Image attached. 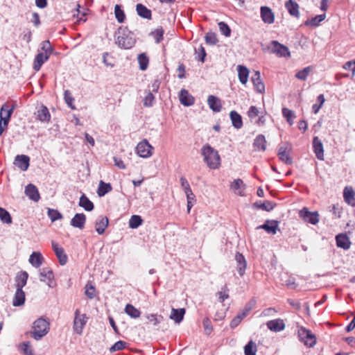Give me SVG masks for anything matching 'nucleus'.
<instances>
[{
    "mask_svg": "<svg viewBox=\"0 0 355 355\" xmlns=\"http://www.w3.org/2000/svg\"><path fill=\"white\" fill-rule=\"evenodd\" d=\"M343 198L346 203L352 207H355V191L352 187H345Z\"/></svg>",
    "mask_w": 355,
    "mask_h": 355,
    "instance_id": "obj_21",
    "label": "nucleus"
},
{
    "mask_svg": "<svg viewBox=\"0 0 355 355\" xmlns=\"http://www.w3.org/2000/svg\"><path fill=\"white\" fill-rule=\"evenodd\" d=\"M282 114L289 125H292L293 123V119L295 117V116L293 110L286 107H284L282 109Z\"/></svg>",
    "mask_w": 355,
    "mask_h": 355,
    "instance_id": "obj_46",
    "label": "nucleus"
},
{
    "mask_svg": "<svg viewBox=\"0 0 355 355\" xmlns=\"http://www.w3.org/2000/svg\"><path fill=\"white\" fill-rule=\"evenodd\" d=\"M180 180L181 183V187L184 189V193H189V194L191 195L192 190L187 179L184 177H181Z\"/></svg>",
    "mask_w": 355,
    "mask_h": 355,
    "instance_id": "obj_60",
    "label": "nucleus"
},
{
    "mask_svg": "<svg viewBox=\"0 0 355 355\" xmlns=\"http://www.w3.org/2000/svg\"><path fill=\"white\" fill-rule=\"evenodd\" d=\"M43 261V257L40 252H33L30 257L29 262L35 268H39Z\"/></svg>",
    "mask_w": 355,
    "mask_h": 355,
    "instance_id": "obj_32",
    "label": "nucleus"
},
{
    "mask_svg": "<svg viewBox=\"0 0 355 355\" xmlns=\"http://www.w3.org/2000/svg\"><path fill=\"white\" fill-rule=\"evenodd\" d=\"M26 300V295L23 289L16 288V291L12 300V305L14 306H20L24 304Z\"/></svg>",
    "mask_w": 355,
    "mask_h": 355,
    "instance_id": "obj_26",
    "label": "nucleus"
},
{
    "mask_svg": "<svg viewBox=\"0 0 355 355\" xmlns=\"http://www.w3.org/2000/svg\"><path fill=\"white\" fill-rule=\"evenodd\" d=\"M136 150L139 157L147 158L152 155L153 148L146 139H144L137 144Z\"/></svg>",
    "mask_w": 355,
    "mask_h": 355,
    "instance_id": "obj_5",
    "label": "nucleus"
},
{
    "mask_svg": "<svg viewBox=\"0 0 355 355\" xmlns=\"http://www.w3.org/2000/svg\"><path fill=\"white\" fill-rule=\"evenodd\" d=\"M49 55L44 54L43 52H39L35 57L33 62V69L39 71L42 64L49 60Z\"/></svg>",
    "mask_w": 355,
    "mask_h": 355,
    "instance_id": "obj_24",
    "label": "nucleus"
},
{
    "mask_svg": "<svg viewBox=\"0 0 355 355\" xmlns=\"http://www.w3.org/2000/svg\"><path fill=\"white\" fill-rule=\"evenodd\" d=\"M259 114V111L256 106L252 105L250 107V108L248 111V116L250 119H252L258 116Z\"/></svg>",
    "mask_w": 355,
    "mask_h": 355,
    "instance_id": "obj_63",
    "label": "nucleus"
},
{
    "mask_svg": "<svg viewBox=\"0 0 355 355\" xmlns=\"http://www.w3.org/2000/svg\"><path fill=\"white\" fill-rule=\"evenodd\" d=\"M143 221L140 216L132 215L129 220V227L132 229H136L142 225Z\"/></svg>",
    "mask_w": 355,
    "mask_h": 355,
    "instance_id": "obj_41",
    "label": "nucleus"
},
{
    "mask_svg": "<svg viewBox=\"0 0 355 355\" xmlns=\"http://www.w3.org/2000/svg\"><path fill=\"white\" fill-rule=\"evenodd\" d=\"M251 80L257 92L260 94L264 93L265 85L261 79V75L259 71H254V73L251 77Z\"/></svg>",
    "mask_w": 355,
    "mask_h": 355,
    "instance_id": "obj_13",
    "label": "nucleus"
},
{
    "mask_svg": "<svg viewBox=\"0 0 355 355\" xmlns=\"http://www.w3.org/2000/svg\"><path fill=\"white\" fill-rule=\"evenodd\" d=\"M21 351L26 355H34L33 350L31 348L30 342H24L21 345Z\"/></svg>",
    "mask_w": 355,
    "mask_h": 355,
    "instance_id": "obj_59",
    "label": "nucleus"
},
{
    "mask_svg": "<svg viewBox=\"0 0 355 355\" xmlns=\"http://www.w3.org/2000/svg\"><path fill=\"white\" fill-rule=\"evenodd\" d=\"M86 222V216L83 213H77L71 218L70 224L73 227L83 229Z\"/></svg>",
    "mask_w": 355,
    "mask_h": 355,
    "instance_id": "obj_16",
    "label": "nucleus"
},
{
    "mask_svg": "<svg viewBox=\"0 0 355 355\" xmlns=\"http://www.w3.org/2000/svg\"><path fill=\"white\" fill-rule=\"evenodd\" d=\"M236 262V270L241 277L243 276L247 267V261L244 256L240 253L236 252L234 257Z\"/></svg>",
    "mask_w": 355,
    "mask_h": 355,
    "instance_id": "obj_7",
    "label": "nucleus"
},
{
    "mask_svg": "<svg viewBox=\"0 0 355 355\" xmlns=\"http://www.w3.org/2000/svg\"><path fill=\"white\" fill-rule=\"evenodd\" d=\"M285 6L288 12L292 16L297 17L299 14V6L298 4L293 0H288L286 2Z\"/></svg>",
    "mask_w": 355,
    "mask_h": 355,
    "instance_id": "obj_37",
    "label": "nucleus"
},
{
    "mask_svg": "<svg viewBox=\"0 0 355 355\" xmlns=\"http://www.w3.org/2000/svg\"><path fill=\"white\" fill-rule=\"evenodd\" d=\"M164 33V31L162 27H159L151 33L154 35L156 43H159L163 40Z\"/></svg>",
    "mask_w": 355,
    "mask_h": 355,
    "instance_id": "obj_57",
    "label": "nucleus"
},
{
    "mask_svg": "<svg viewBox=\"0 0 355 355\" xmlns=\"http://www.w3.org/2000/svg\"><path fill=\"white\" fill-rule=\"evenodd\" d=\"M28 279V274L26 271L19 272L15 277V287L18 289H23L26 285Z\"/></svg>",
    "mask_w": 355,
    "mask_h": 355,
    "instance_id": "obj_19",
    "label": "nucleus"
},
{
    "mask_svg": "<svg viewBox=\"0 0 355 355\" xmlns=\"http://www.w3.org/2000/svg\"><path fill=\"white\" fill-rule=\"evenodd\" d=\"M125 312L132 318H138L141 315V311L131 304H126L125 307Z\"/></svg>",
    "mask_w": 355,
    "mask_h": 355,
    "instance_id": "obj_38",
    "label": "nucleus"
},
{
    "mask_svg": "<svg viewBox=\"0 0 355 355\" xmlns=\"http://www.w3.org/2000/svg\"><path fill=\"white\" fill-rule=\"evenodd\" d=\"M254 147L262 151L266 149V140L263 135H259L256 137L253 143Z\"/></svg>",
    "mask_w": 355,
    "mask_h": 355,
    "instance_id": "obj_36",
    "label": "nucleus"
},
{
    "mask_svg": "<svg viewBox=\"0 0 355 355\" xmlns=\"http://www.w3.org/2000/svg\"><path fill=\"white\" fill-rule=\"evenodd\" d=\"M311 72V66H308L304 68L302 70L299 71L296 73L295 77L301 80H305Z\"/></svg>",
    "mask_w": 355,
    "mask_h": 355,
    "instance_id": "obj_50",
    "label": "nucleus"
},
{
    "mask_svg": "<svg viewBox=\"0 0 355 355\" xmlns=\"http://www.w3.org/2000/svg\"><path fill=\"white\" fill-rule=\"evenodd\" d=\"M64 99L66 104L71 109L76 110V107L73 105L74 98L72 96L71 93L69 90L67 89L64 92Z\"/></svg>",
    "mask_w": 355,
    "mask_h": 355,
    "instance_id": "obj_47",
    "label": "nucleus"
},
{
    "mask_svg": "<svg viewBox=\"0 0 355 355\" xmlns=\"http://www.w3.org/2000/svg\"><path fill=\"white\" fill-rule=\"evenodd\" d=\"M146 318L150 322H152L153 325L156 326L163 320L164 318L162 315L157 314H150L146 315Z\"/></svg>",
    "mask_w": 355,
    "mask_h": 355,
    "instance_id": "obj_55",
    "label": "nucleus"
},
{
    "mask_svg": "<svg viewBox=\"0 0 355 355\" xmlns=\"http://www.w3.org/2000/svg\"><path fill=\"white\" fill-rule=\"evenodd\" d=\"M279 222L275 220H267L263 225H259L257 229H263L269 234H275L278 229Z\"/></svg>",
    "mask_w": 355,
    "mask_h": 355,
    "instance_id": "obj_14",
    "label": "nucleus"
},
{
    "mask_svg": "<svg viewBox=\"0 0 355 355\" xmlns=\"http://www.w3.org/2000/svg\"><path fill=\"white\" fill-rule=\"evenodd\" d=\"M41 50L43 51L44 54L48 55H51L53 51V49L49 42V40L43 41L41 43Z\"/></svg>",
    "mask_w": 355,
    "mask_h": 355,
    "instance_id": "obj_48",
    "label": "nucleus"
},
{
    "mask_svg": "<svg viewBox=\"0 0 355 355\" xmlns=\"http://www.w3.org/2000/svg\"><path fill=\"white\" fill-rule=\"evenodd\" d=\"M299 216L304 221L311 223V211L307 207H304L299 211Z\"/></svg>",
    "mask_w": 355,
    "mask_h": 355,
    "instance_id": "obj_53",
    "label": "nucleus"
},
{
    "mask_svg": "<svg viewBox=\"0 0 355 355\" xmlns=\"http://www.w3.org/2000/svg\"><path fill=\"white\" fill-rule=\"evenodd\" d=\"M229 290L227 287V286H224L222 288V291L218 292L217 295H218L219 301L220 302H223L226 299L229 298L228 293H225V292H227Z\"/></svg>",
    "mask_w": 355,
    "mask_h": 355,
    "instance_id": "obj_61",
    "label": "nucleus"
},
{
    "mask_svg": "<svg viewBox=\"0 0 355 355\" xmlns=\"http://www.w3.org/2000/svg\"><path fill=\"white\" fill-rule=\"evenodd\" d=\"M325 101V98L323 94H320L317 98V102L312 105V110L315 113L318 112L320 107L322 106Z\"/></svg>",
    "mask_w": 355,
    "mask_h": 355,
    "instance_id": "obj_54",
    "label": "nucleus"
},
{
    "mask_svg": "<svg viewBox=\"0 0 355 355\" xmlns=\"http://www.w3.org/2000/svg\"><path fill=\"white\" fill-rule=\"evenodd\" d=\"M37 119L42 122H49L50 121L51 114L46 106L42 105L41 108L38 110Z\"/></svg>",
    "mask_w": 355,
    "mask_h": 355,
    "instance_id": "obj_33",
    "label": "nucleus"
},
{
    "mask_svg": "<svg viewBox=\"0 0 355 355\" xmlns=\"http://www.w3.org/2000/svg\"><path fill=\"white\" fill-rule=\"evenodd\" d=\"M112 190L110 183L104 182L101 180L97 189V194L99 197H103Z\"/></svg>",
    "mask_w": 355,
    "mask_h": 355,
    "instance_id": "obj_35",
    "label": "nucleus"
},
{
    "mask_svg": "<svg viewBox=\"0 0 355 355\" xmlns=\"http://www.w3.org/2000/svg\"><path fill=\"white\" fill-rule=\"evenodd\" d=\"M238 76L239 81L241 84L245 85L247 83L249 76L248 69L243 65L237 66Z\"/></svg>",
    "mask_w": 355,
    "mask_h": 355,
    "instance_id": "obj_31",
    "label": "nucleus"
},
{
    "mask_svg": "<svg viewBox=\"0 0 355 355\" xmlns=\"http://www.w3.org/2000/svg\"><path fill=\"white\" fill-rule=\"evenodd\" d=\"M14 164L21 171H26L30 165V157L26 155H18L15 157Z\"/></svg>",
    "mask_w": 355,
    "mask_h": 355,
    "instance_id": "obj_8",
    "label": "nucleus"
},
{
    "mask_svg": "<svg viewBox=\"0 0 355 355\" xmlns=\"http://www.w3.org/2000/svg\"><path fill=\"white\" fill-rule=\"evenodd\" d=\"M136 10L137 15L144 19H150L152 18L151 10L141 3L137 4Z\"/></svg>",
    "mask_w": 355,
    "mask_h": 355,
    "instance_id": "obj_30",
    "label": "nucleus"
},
{
    "mask_svg": "<svg viewBox=\"0 0 355 355\" xmlns=\"http://www.w3.org/2000/svg\"><path fill=\"white\" fill-rule=\"evenodd\" d=\"M276 203L269 200L263 202L259 200L253 203L252 207L254 209H260L266 211H270L276 206Z\"/></svg>",
    "mask_w": 355,
    "mask_h": 355,
    "instance_id": "obj_22",
    "label": "nucleus"
},
{
    "mask_svg": "<svg viewBox=\"0 0 355 355\" xmlns=\"http://www.w3.org/2000/svg\"><path fill=\"white\" fill-rule=\"evenodd\" d=\"M87 318L85 314H82L81 318H79L78 319L74 318L73 328L76 334H82L84 326L87 322Z\"/></svg>",
    "mask_w": 355,
    "mask_h": 355,
    "instance_id": "obj_25",
    "label": "nucleus"
},
{
    "mask_svg": "<svg viewBox=\"0 0 355 355\" xmlns=\"http://www.w3.org/2000/svg\"><path fill=\"white\" fill-rule=\"evenodd\" d=\"M114 15L119 23H123L125 19V15L121 6L119 4L114 6Z\"/></svg>",
    "mask_w": 355,
    "mask_h": 355,
    "instance_id": "obj_43",
    "label": "nucleus"
},
{
    "mask_svg": "<svg viewBox=\"0 0 355 355\" xmlns=\"http://www.w3.org/2000/svg\"><path fill=\"white\" fill-rule=\"evenodd\" d=\"M272 50L271 51L275 53L279 57H288L290 56V51L287 46L280 44L279 42L273 40L271 42Z\"/></svg>",
    "mask_w": 355,
    "mask_h": 355,
    "instance_id": "obj_6",
    "label": "nucleus"
},
{
    "mask_svg": "<svg viewBox=\"0 0 355 355\" xmlns=\"http://www.w3.org/2000/svg\"><path fill=\"white\" fill-rule=\"evenodd\" d=\"M261 17L265 24H271L275 21V14L268 6L261 7Z\"/></svg>",
    "mask_w": 355,
    "mask_h": 355,
    "instance_id": "obj_9",
    "label": "nucleus"
},
{
    "mask_svg": "<svg viewBox=\"0 0 355 355\" xmlns=\"http://www.w3.org/2000/svg\"><path fill=\"white\" fill-rule=\"evenodd\" d=\"M48 216L50 218L52 222L62 218V214L57 209H49Z\"/></svg>",
    "mask_w": 355,
    "mask_h": 355,
    "instance_id": "obj_49",
    "label": "nucleus"
},
{
    "mask_svg": "<svg viewBox=\"0 0 355 355\" xmlns=\"http://www.w3.org/2000/svg\"><path fill=\"white\" fill-rule=\"evenodd\" d=\"M207 103L209 108L214 112H219L222 109L220 99L214 95H209L208 96Z\"/></svg>",
    "mask_w": 355,
    "mask_h": 355,
    "instance_id": "obj_18",
    "label": "nucleus"
},
{
    "mask_svg": "<svg viewBox=\"0 0 355 355\" xmlns=\"http://www.w3.org/2000/svg\"><path fill=\"white\" fill-rule=\"evenodd\" d=\"M115 44L122 49H130L135 43L134 33L128 27L120 26L114 34Z\"/></svg>",
    "mask_w": 355,
    "mask_h": 355,
    "instance_id": "obj_1",
    "label": "nucleus"
},
{
    "mask_svg": "<svg viewBox=\"0 0 355 355\" xmlns=\"http://www.w3.org/2000/svg\"><path fill=\"white\" fill-rule=\"evenodd\" d=\"M205 40L210 45H215L218 42L216 34L213 32L207 33L205 36Z\"/></svg>",
    "mask_w": 355,
    "mask_h": 355,
    "instance_id": "obj_51",
    "label": "nucleus"
},
{
    "mask_svg": "<svg viewBox=\"0 0 355 355\" xmlns=\"http://www.w3.org/2000/svg\"><path fill=\"white\" fill-rule=\"evenodd\" d=\"M291 148V144L286 142L280 146L278 150L277 156L279 159L287 165H291L293 162V158L289 155Z\"/></svg>",
    "mask_w": 355,
    "mask_h": 355,
    "instance_id": "obj_4",
    "label": "nucleus"
},
{
    "mask_svg": "<svg viewBox=\"0 0 355 355\" xmlns=\"http://www.w3.org/2000/svg\"><path fill=\"white\" fill-rule=\"evenodd\" d=\"M40 280L41 282H46V279L49 281L47 284L51 287V282L54 279V274L52 270L48 268H42L40 272Z\"/></svg>",
    "mask_w": 355,
    "mask_h": 355,
    "instance_id": "obj_27",
    "label": "nucleus"
},
{
    "mask_svg": "<svg viewBox=\"0 0 355 355\" xmlns=\"http://www.w3.org/2000/svg\"><path fill=\"white\" fill-rule=\"evenodd\" d=\"M267 327L272 331L279 332L285 328V324L282 319L269 320L266 323Z\"/></svg>",
    "mask_w": 355,
    "mask_h": 355,
    "instance_id": "obj_20",
    "label": "nucleus"
},
{
    "mask_svg": "<svg viewBox=\"0 0 355 355\" xmlns=\"http://www.w3.org/2000/svg\"><path fill=\"white\" fill-rule=\"evenodd\" d=\"M201 154L204 161L211 169H217L220 166V157L218 152L209 144H205L201 148Z\"/></svg>",
    "mask_w": 355,
    "mask_h": 355,
    "instance_id": "obj_2",
    "label": "nucleus"
},
{
    "mask_svg": "<svg viewBox=\"0 0 355 355\" xmlns=\"http://www.w3.org/2000/svg\"><path fill=\"white\" fill-rule=\"evenodd\" d=\"M230 117L232 121V124L234 128L240 129L243 127L242 116L236 111H231L230 113Z\"/></svg>",
    "mask_w": 355,
    "mask_h": 355,
    "instance_id": "obj_28",
    "label": "nucleus"
},
{
    "mask_svg": "<svg viewBox=\"0 0 355 355\" xmlns=\"http://www.w3.org/2000/svg\"><path fill=\"white\" fill-rule=\"evenodd\" d=\"M25 193L34 202H38L40 199L38 189L33 184L30 183L25 187Z\"/></svg>",
    "mask_w": 355,
    "mask_h": 355,
    "instance_id": "obj_12",
    "label": "nucleus"
},
{
    "mask_svg": "<svg viewBox=\"0 0 355 355\" xmlns=\"http://www.w3.org/2000/svg\"><path fill=\"white\" fill-rule=\"evenodd\" d=\"M297 336L302 343L309 347H311V344L309 345V340H311V331L306 329L305 327H300L297 331Z\"/></svg>",
    "mask_w": 355,
    "mask_h": 355,
    "instance_id": "obj_23",
    "label": "nucleus"
},
{
    "mask_svg": "<svg viewBox=\"0 0 355 355\" xmlns=\"http://www.w3.org/2000/svg\"><path fill=\"white\" fill-rule=\"evenodd\" d=\"M218 26L221 33L225 37H230L231 35V29L227 24L224 21H220Z\"/></svg>",
    "mask_w": 355,
    "mask_h": 355,
    "instance_id": "obj_52",
    "label": "nucleus"
},
{
    "mask_svg": "<svg viewBox=\"0 0 355 355\" xmlns=\"http://www.w3.org/2000/svg\"><path fill=\"white\" fill-rule=\"evenodd\" d=\"M15 108V105L13 104L10 108L6 103L3 104L0 109V114H2L3 117H8L10 119L13 111Z\"/></svg>",
    "mask_w": 355,
    "mask_h": 355,
    "instance_id": "obj_42",
    "label": "nucleus"
},
{
    "mask_svg": "<svg viewBox=\"0 0 355 355\" xmlns=\"http://www.w3.org/2000/svg\"><path fill=\"white\" fill-rule=\"evenodd\" d=\"M85 295L89 299H93L95 297V288L92 285L87 284L85 286Z\"/></svg>",
    "mask_w": 355,
    "mask_h": 355,
    "instance_id": "obj_64",
    "label": "nucleus"
},
{
    "mask_svg": "<svg viewBox=\"0 0 355 355\" xmlns=\"http://www.w3.org/2000/svg\"><path fill=\"white\" fill-rule=\"evenodd\" d=\"M257 351V345L252 340H250L244 347L245 355H256Z\"/></svg>",
    "mask_w": 355,
    "mask_h": 355,
    "instance_id": "obj_40",
    "label": "nucleus"
},
{
    "mask_svg": "<svg viewBox=\"0 0 355 355\" xmlns=\"http://www.w3.org/2000/svg\"><path fill=\"white\" fill-rule=\"evenodd\" d=\"M109 225V219L107 216H100L95 222V228L100 235L104 234L105 229Z\"/></svg>",
    "mask_w": 355,
    "mask_h": 355,
    "instance_id": "obj_15",
    "label": "nucleus"
},
{
    "mask_svg": "<svg viewBox=\"0 0 355 355\" xmlns=\"http://www.w3.org/2000/svg\"><path fill=\"white\" fill-rule=\"evenodd\" d=\"M202 325L205 329V334L208 336L210 335L213 331V326L209 318H204L202 320Z\"/></svg>",
    "mask_w": 355,
    "mask_h": 355,
    "instance_id": "obj_56",
    "label": "nucleus"
},
{
    "mask_svg": "<svg viewBox=\"0 0 355 355\" xmlns=\"http://www.w3.org/2000/svg\"><path fill=\"white\" fill-rule=\"evenodd\" d=\"M179 98L181 104L186 107L191 106L195 103V98L185 89L180 92Z\"/></svg>",
    "mask_w": 355,
    "mask_h": 355,
    "instance_id": "obj_10",
    "label": "nucleus"
},
{
    "mask_svg": "<svg viewBox=\"0 0 355 355\" xmlns=\"http://www.w3.org/2000/svg\"><path fill=\"white\" fill-rule=\"evenodd\" d=\"M33 328L34 330L31 332V336L35 340H39L49 333V322L46 319L40 318L33 322Z\"/></svg>",
    "mask_w": 355,
    "mask_h": 355,
    "instance_id": "obj_3",
    "label": "nucleus"
},
{
    "mask_svg": "<svg viewBox=\"0 0 355 355\" xmlns=\"http://www.w3.org/2000/svg\"><path fill=\"white\" fill-rule=\"evenodd\" d=\"M57 258L58 259L59 263L61 266H64L67 263L68 257L67 255L65 254L64 250L60 251L59 253L55 254Z\"/></svg>",
    "mask_w": 355,
    "mask_h": 355,
    "instance_id": "obj_62",
    "label": "nucleus"
},
{
    "mask_svg": "<svg viewBox=\"0 0 355 355\" xmlns=\"http://www.w3.org/2000/svg\"><path fill=\"white\" fill-rule=\"evenodd\" d=\"M185 314L184 309H172L170 318L173 320L176 323H180L183 320Z\"/></svg>",
    "mask_w": 355,
    "mask_h": 355,
    "instance_id": "obj_34",
    "label": "nucleus"
},
{
    "mask_svg": "<svg viewBox=\"0 0 355 355\" xmlns=\"http://www.w3.org/2000/svg\"><path fill=\"white\" fill-rule=\"evenodd\" d=\"M145 92L146 93V95L143 100L144 106L152 107L155 101V96L153 93H152L150 90L146 91Z\"/></svg>",
    "mask_w": 355,
    "mask_h": 355,
    "instance_id": "obj_45",
    "label": "nucleus"
},
{
    "mask_svg": "<svg viewBox=\"0 0 355 355\" xmlns=\"http://www.w3.org/2000/svg\"><path fill=\"white\" fill-rule=\"evenodd\" d=\"M127 343L125 341L123 340H119L116 342L110 348V352L111 353L116 352V351H121L125 348Z\"/></svg>",
    "mask_w": 355,
    "mask_h": 355,
    "instance_id": "obj_58",
    "label": "nucleus"
},
{
    "mask_svg": "<svg viewBox=\"0 0 355 355\" xmlns=\"http://www.w3.org/2000/svg\"><path fill=\"white\" fill-rule=\"evenodd\" d=\"M137 60L139 64V69L141 71L146 70L149 63V59L147 55L145 53H142L138 55Z\"/></svg>",
    "mask_w": 355,
    "mask_h": 355,
    "instance_id": "obj_39",
    "label": "nucleus"
},
{
    "mask_svg": "<svg viewBox=\"0 0 355 355\" xmlns=\"http://www.w3.org/2000/svg\"><path fill=\"white\" fill-rule=\"evenodd\" d=\"M78 205L87 211H91L94 209V203L85 193L80 197Z\"/></svg>",
    "mask_w": 355,
    "mask_h": 355,
    "instance_id": "obj_29",
    "label": "nucleus"
},
{
    "mask_svg": "<svg viewBox=\"0 0 355 355\" xmlns=\"http://www.w3.org/2000/svg\"><path fill=\"white\" fill-rule=\"evenodd\" d=\"M0 219L6 224H10L12 222L10 213L3 207H0Z\"/></svg>",
    "mask_w": 355,
    "mask_h": 355,
    "instance_id": "obj_44",
    "label": "nucleus"
},
{
    "mask_svg": "<svg viewBox=\"0 0 355 355\" xmlns=\"http://www.w3.org/2000/svg\"><path fill=\"white\" fill-rule=\"evenodd\" d=\"M312 146L316 157L320 160H324L323 145L318 137H313L312 141Z\"/></svg>",
    "mask_w": 355,
    "mask_h": 355,
    "instance_id": "obj_11",
    "label": "nucleus"
},
{
    "mask_svg": "<svg viewBox=\"0 0 355 355\" xmlns=\"http://www.w3.org/2000/svg\"><path fill=\"white\" fill-rule=\"evenodd\" d=\"M336 245L343 250H349L351 246L349 238L345 234H339L336 236Z\"/></svg>",
    "mask_w": 355,
    "mask_h": 355,
    "instance_id": "obj_17",
    "label": "nucleus"
}]
</instances>
